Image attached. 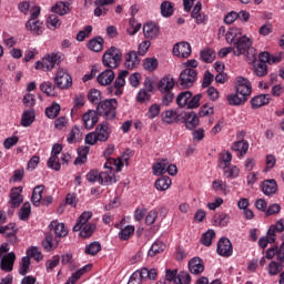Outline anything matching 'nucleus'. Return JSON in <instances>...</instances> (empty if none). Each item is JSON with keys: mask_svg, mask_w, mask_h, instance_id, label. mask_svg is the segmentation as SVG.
<instances>
[{"mask_svg": "<svg viewBox=\"0 0 284 284\" xmlns=\"http://www.w3.org/2000/svg\"><path fill=\"white\" fill-rule=\"evenodd\" d=\"M116 108H119L116 99H106L98 103L95 111L99 116H104L106 121H112V119H116Z\"/></svg>", "mask_w": 284, "mask_h": 284, "instance_id": "f257e3e1", "label": "nucleus"}, {"mask_svg": "<svg viewBox=\"0 0 284 284\" xmlns=\"http://www.w3.org/2000/svg\"><path fill=\"white\" fill-rule=\"evenodd\" d=\"M121 59H123V53L121 52V49L116 47H111L104 52L102 57V63L104 68L115 70V68H119V65H121Z\"/></svg>", "mask_w": 284, "mask_h": 284, "instance_id": "f03ea898", "label": "nucleus"}, {"mask_svg": "<svg viewBox=\"0 0 284 284\" xmlns=\"http://www.w3.org/2000/svg\"><path fill=\"white\" fill-rule=\"evenodd\" d=\"M199 79V72L195 69L186 68L179 77L178 83L181 88L189 89L194 85V82Z\"/></svg>", "mask_w": 284, "mask_h": 284, "instance_id": "7ed1b4c3", "label": "nucleus"}, {"mask_svg": "<svg viewBox=\"0 0 284 284\" xmlns=\"http://www.w3.org/2000/svg\"><path fill=\"white\" fill-rule=\"evenodd\" d=\"M61 63V57L57 53H51L43 58L42 61L36 62V70H43V72H50L54 70L57 65Z\"/></svg>", "mask_w": 284, "mask_h": 284, "instance_id": "20e7f679", "label": "nucleus"}, {"mask_svg": "<svg viewBox=\"0 0 284 284\" xmlns=\"http://www.w3.org/2000/svg\"><path fill=\"white\" fill-rule=\"evenodd\" d=\"M153 173L156 176H161L165 173L170 174V176H176V174L179 173V169L176 168V165L170 164V161H168V159H163L153 165Z\"/></svg>", "mask_w": 284, "mask_h": 284, "instance_id": "39448f33", "label": "nucleus"}, {"mask_svg": "<svg viewBox=\"0 0 284 284\" xmlns=\"http://www.w3.org/2000/svg\"><path fill=\"white\" fill-rule=\"evenodd\" d=\"M130 75L128 70H122L119 72L113 87L108 88L109 94H114V97H121L123 94V88H125V78Z\"/></svg>", "mask_w": 284, "mask_h": 284, "instance_id": "423d86ee", "label": "nucleus"}, {"mask_svg": "<svg viewBox=\"0 0 284 284\" xmlns=\"http://www.w3.org/2000/svg\"><path fill=\"white\" fill-rule=\"evenodd\" d=\"M53 81L59 90H70L72 88V75L63 69L57 71Z\"/></svg>", "mask_w": 284, "mask_h": 284, "instance_id": "0eeeda50", "label": "nucleus"}, {"mask_svg": "<svg viewBox=\"0 0 284 284\" xmlns=\"http://www.w3.org/2000/svg\"><path fill=\"white\" fill-rule=\"evenodd\" d=\"M235 92L246 100L250 99V94H252V82L246 78L237 77L235 79Z\"/></svg>", "mask_w": 284, "mask_h": 284, "instance_id": "6e6552de", "label": "nucleus"}, {"mask_svg": "<svg viewBox=\"0 0 284 284\" xmlns=\"http://www.w3.org/2000/svg\"><path fill=\"white\" fill-rule=\"evenodd\" d=\"M234 57H241V54H245L247 50L252 48V39L247 38V36L239 37L234 42Z\"/></svg>", "mask_w": 284, "mask_h": 284, "instance_id": "1a4fd4ad", "label": "nucleus"}, {"mask_svg": "<svg viewBox=\"0 0 284 284\" xmlns=\"http://www.w3.org/2000/svg\"><path fill=\"white\" fill-rule=\"evenodd\" d=\"M216 252L219 256H223L224 258H230L232 256L234 248L232 246V242L227 237H221L217 242Z\"/></svg>", "mask_w": 284, "mask_h": 284, "instance_id": "9d476101", "label": "nucleus"}, {"mask_svg": "<svg viewBox=\"0 0 284 284\" xmlns=\"http://www.w3.org/2000/svg\"><path fill=\"white\" fill-rule=\"evenodd\" d=\"M17 232H19V229H17V224L10 223L6 226H0V234H3L6 239H8L9 243L11 245H14L17 243Z\"/></svg>", "mask_w": 284, "mask_h": 284, "instance_id": "9b49d317", "label": "nucleus"}, {"mask_svg": "<svg viewBox=\"0 0 284 284\" xmlns=\"http://www.w3.org/2000/svg\"><path fill=\"white\" fill-rule=\"evenodd\" d=\"M94 133L100 143H105V141L110 139V134H112V130H110V124L104 121L98 124Z\"/></svg>", "mask_w": 284, "mask_h": 284, "instance_id": "f8f14e48", "label": "nucleus"}, {"mask_svg": "<svg viewBox=\"0 0 284 284\" xmlns=\"http://www.w3.org/2000/svg\"><path fill=\"white\" fill-rule=\"evenodd\" d=\"M173 54L180 59H187L192 54V45L187 42H179L173 47Z\"/></svg>", "mask_w": 284, "mask_h": 284, "instance_id": "ddd939ff", "label": "nucleus"}, {"mask_svg": "<svg viewBox=\"0 0 284 284\" xmlns=\"http://www.w3.org/2000/svg\"><path fill=\"white\" fill-rule=\"evenodd\" d=\"M82 123L85 130H92L99 123V113L94 110H89L82 115Z\"/></svg>", "mask_w": 284, "mask_h": 284, "instance_id": "4468645a", "label": "nucleus"}, {"mask_svg": "<svg viewBox=\"0 0 284 284\" xmlns=\"http://www.w3.org/2000/svg\"><path fill=\"white\" fill-rule=\"evenodd\" d=\"M17 261V255L14 252L8 253L0 261V268L2 272H12L14 270V262Z\"/></svg>", "mask_w": 284, "mask_h": 284, "instance_id": "2eb2a0df", "label": "nucleus"}, {"mask_svg": "<svg viewBox=\"0 0 284 284\" xmlns=\"http://www.w3.org/2000/svg\"><path fill=\"white\" fill-rule=\"evenodd\" d=\"M49 230H50V232H54V235L58 239H65V236H68V229H65V224L60 223L57 220H53L49 224Z\"/></svg>", "mask_w": 284, "mask_h": 284, "instance_id": "dca6fc26", "label": "nucleus"}, {"mask_svg": "<svg viewBox=\"0 0 284 284\" xmlns=\"http://www.w3.org/2000/svg\"><path fill=\"white\" fill-rule=\"evenodd\" d=\"M59 237L54 236L52 233H45L42 247H44L47 252H52L59 247Z\"/></svg>", "mask_w": 284, "mask_h": 284, "instance_id": "f3484780", "label": "nucleus"}, {"mask_svg": "<svg viewBox=\"0 0 284 284\" xmlns=\"http://www.w3.org/2000/svg\"><path fill=\"white\" fill-rule=\"evenodd\" d=\"M261 190L265 196H272L273 194H276L278 191V184L276 183V180H264L261 185Z\"/></svg>", "mask_w": 284, "mask_h": 284, "instance_id": "a211bd4d", "label": "nucleus"}, {"mask_svg": "<svg viewBox=\"0 0 284 284\" xmlns=\"http://www.w3.org/2000/svg\"><path fill=\"white\" fill-rule=\"evenodd\" d=\"M160 28L155 22H146L143 26V34L145 39H156L159 37Z\"/></svg>", "mask_w": 284, "mask_h": 284, "instance_id": "6ab92c4d", "label": "nucleus"}, {"mask_svg": "<svg viewBox=\"0 0 284 284\" xmlns=\"http://www.w3.org/2000/svg\"><path fill=\"white\" fill-rule=\"evenodd\" d=\"M174 78L165 75L159 81L158 90L159 92H172V90H174Z\"/></svg>", "mask_w": 284, "mask_h": 284, "instance_id": "aec40b11", "label": "nucleus"}, {"mask_svg": "<svg viewBox=\"0 0 284 284\" xmlns=\"http://www.w3.org/2000/svg\"><path fill=\"white\" fill-rule=\"evenodd\" d=\"M115 77L116 75L112 69H106L98 75L97 81L100 85H110Z\"/></svg>", "mask_w": 284, "mask_h": 284, "instance_id": "412c9836", "label": "nucleus"}, {"mask_svg": "<svg viewBox=\"0 0 284 284\" xmlns=\"http://www.w3.org/2000/svg\"><path fill=\"white\" fill-rule=\"evenodd\" d=\"M189 270L191 274H203V272H205V265L203 264V260H201L200 257H193L189 262Z\"/></svg>", "mask_w": 284, "mask_h": 284, "instance_id": "4be33fe9", "label": "nucleus"}, {"mask_svg": "<svg viewBox=\"0 0 284 284\" xmlns=\"http://www.w3.org/2000/svg\"><path fill=\"white\" fill-rule=\"evenodd\" d=\"M139 63H141V59H139V53H136V51L126 53L124 65L128 70H134Z\"/></svg>", "mask_w": 284, "mask_h": 284, "instance_id": "5701e85b", "label": "nucleus"}, {"mask_svg": "<svg viewBox=\"0 0 284 284\" xmlns=\"http://www.w3.org/2000/svg\"><path fill=\"white\" fill-rule=\"evenodd\" d=\"M114 183H116V176L112 169L100 172V185H112Z\"/></svg>", "mask_w": 284, "mask_h": 284, "instance_id": "b1692460", "label": "nucleus"}, {"mask_svg": "<svg viewBox=\"0 0 284 284\" xmlns=\"http://www.w3.org/2000/svg\"><path fill=\"white\" fill-rule=\"evenodd\" d=\"M27 30L33 34L40 36L43 34V22L34 19H29L26 23Z\"/></svg>", "mask_w": 284, "mask_h": 284, "instance_id": "393cba45", "label": "nucleus"}, {"mask_svg": "<svg viewBox=\"0 0 284 284\" xmlns=\"http://www.w3.org/2000/svg\"><path fill=\"white\" fill-rule=\"evenodd\" d=\"M270 94H260L255 95L251 100V105L253 110H258V108H263V105H268L270 104Z\"/></svg>", "mask_w": 284, "mask_h": 284, "instance_id": "a878e982", "label": "nucleus"}, {"mask_svg": "<svg viewBox=\"0 0 284 284\" xmlns=\"http://www.w3.org/2000/svg\"><path fill=\"white\" fill-rule=\"evenodd\" d=\"M92 219V211H84L77 221V224L73 226V232H81L84 225H88V221Z\"/></svg>", "mask_w": 284, "mask_h": 284, "instance_id": "bb28decb", "label": "nucleus"}, {"mask_svg": "<svg viewBox=\"0 0 284 284\" xmlns=\"http://www.w3.org/2000/svg\"><path fill=\"white\" fill-rule=\"evenodd\" d=\"M21 192H23V187L21 186L14 187L11 190L9 203H11L12 207H19V205L23 203V197L21 196Z\"/></svg>", "mask_w": 284, "mask_h": 284, "instance_id": "cd10ccee", "label": "nucleus"}, {"mask_svg": "<svg viewBox=\"0 0 284 284\" xmlns=\"http://www.w3.org/2000/svg\"><path fill=\"white\" fill-rule=\"evenodd\" d=\"M233 152H237L240 156H244L247 154V150H250V142L246 140H237L232 144Z\"/></svg>", "mask_w": 284, "mask_h": 284, "instance_id": "c85d7f7f", "label": "nucleus"}, {"mask_svg": "<svg viewBox=\"0 0 284 284\" xmlns=\"http://www.w3.org/2000/svg\"><path fill=\"white\" fill-rule=\"evenodd\" d=\"M43 190L45 186L43 184L37 185L32 191L31 201L36 207L41 205V201L43 200Z\"/></svg>", "mask_w": 284, "mask_h": 284, "instance_id": "c756f323", "label": "nucleus"}, {"mask_svg": "<svg viewBox=\"0 0 284 284\" xmlns=\"http://www.w3.org/2000/svg\"><path fill=\"white\" fill-rule=\"evenodd\" d=\"M199 126V115L196 112L192 111L189 113H185V128L187 130H194Z\"/></svg>", "mask_w": 284, "mask_h": 284, "instance_id": "7c9ffc66", "label": "nucleus"}, {"mask_svg": "<svg viewBox=\"0 0 284 284\" xmlns=\"http://www.w3.org/2000/svg\"><path fill=\"white\" fill-rule=\"evenodd\" d=\"M226 101L229 105L237 106L243 105V103H245L247 100L243 95H241V93L235 91V93L226 95Z\"/></svg>", "mask_w": 284, "mask_h": 284, "instance_id": "2f4dec72", "label": "nucleus"}, {"mask_svg": "<svg viewBox=\"0 0 284 284\" xmlns=\"http://www.w3.org/2000/svg\"><path fill=\"white\" fill-rule=\"evenodd\" d=\"M34 119H36L34 110L32 109L26 110L22 113L21 125L23 128H30V125L34 123Z\"/></svg>", "mask_w": 284, "mask_h": 284, "instance_id": "473e14b6", "label": "nucleus"}, {"mask_svg": "<svg viewBox=\"0 0 284 284\" xmlns=\"http://www.w3.org/2000/svg\"><path fill=\"white\" fill-rule=\"evenodd\" d=\"M90 154V146H80L78 149V158L74 160V165H83L88 161Z\"/></svg>", "mask_w": 284, "mask_h": 284, "instance_id": "72a5a7b5", "label": "nucleus"}, {"mask_svg": "<svg viewBox=\"0 0 284 284\" xmlns=\"http://www.w3.org/2000/svg\"><path fill=\"white\" fill-rule=\"evenodd\" d=\"M40 90H41V92L47 94V97H57V91H55L57 90V84L54 85L50 81L42 82L40 84Z\"/></svg>", "mask_w": 284, "mask_h": 284, "instance_id": "f704fd0d", "label": "nucleus"}, {"mask_svg": "<svg viewBox=\"0 0 284 284\" xmlns=\"http://www.w3.org/2000/svg\"><path fill=\"white\" fill-rule=\"evenodd\" d=\"M239 34H243V29L231 28L225 34L226 43H233L234 45V43H236V39H239Z\"/></svg>", "mask_w": 284, "mask_h": 284, "instance_id": "c9c22d12", "label": "nucleus"}, {"mask_svg": "<svg viewBox=\"0 0 284 284\" xmlns=\"http://www.w3.org/2000/svg\"><path fill=\"white\" fill-rule=\"evenodd\" d=\"M51 12L60 14V17H64V14L70 12V7L65 2L59 1L51 8Z\"/></svg>", "mask_w": 284, "mask_h": 284, "instance_id": "e433bc0d", "label": "nucleus"}, {"mask_svg": "<svg viewBox=\"0 0 284 284\" xmlns=\"http://www.w3.org/2000/svg\"><path fill=\"white\" fill-rule=\"evenodd\" d=\"M219 161L221 170H227L232 163V153L230 151L222 152Z\"/></svg>", "mask_w": 284, "mask_h": 284, "instance_id": "4c0bfd02", "label": "nucleus"}, {"mask_svg": "<svg viewBox=\"0 0 284 284\" xmlns=\"http://www.w3.org/2000/svg\"><path fill=\"white\" fill-rule=\"evenodd\" d=\"M103 38L95 37L89 41L88 48L89 50H92V52H101V50H103Z\"/></svg>", "mask_w": 284, "mask_h": 284, "instance_id": "58836bf2", "label": "nucleus"}, {"mask_svg": "<svg viewBox=\"0 0 284 284\" xmlns=\"http://www.w3.org/2000/svg\"><path fill=\"white\" fill-rule=\"evenodd\" d=\"M161 14L165 19H169V17H172L174 14V4L170 1H163L160 7Z\"/></svg>", "mask_w": 284, "mask_h": 284, "instance_id": "ea45409f", "label": "nucleus"}, {"mask_svg": "<svg viewBox=\"0 0 284 284\" xmlns=\"http://www.w3.org/2000/svg\"><path fill=\"white\" fill-rule=\"evenodd\" d=\"M30 214H32V206L30 205V202H24L18 213L20 221H28Z\"/></svg>", "mask_w": 284, "mask_h": 284, "instance_id": "a19ab883", "label": "nucleus"}, {"mask_svg": "<svg viewBox=\"0 0 284 284\" xmlns=\"http://www.w3.org/2000/svg\"><path fill=\"white\" fill-rule=\"evenodd\" d=\"M165 250V244H163V242L161 241H155L151 248L149 250L148 252V255L151 257V258H154V256H156L158 254H161L162 252H164Z\"/></svg>", "mask_w": 284, "mask_h": 284, "instance_id": "79ce46f5", "label": "nucleus"}, {"mask_svg": "<svg viewBox=\"0 0 284 284\" xmlns=\"http://www.w3.org/2000/svg\"><path fill=\"white\" fill-rule=\"evenodd\" d=\"M190 99H192V93L190 91H182L176 98V104L179 105V108H185V105L187 108Z\"/></svg>", "mask_w": 284, "mask_h": 284, "instance_id": "37998d69", "label": "nucleus"}, {"mask_svg": "<svg viewBox=\"0 0 284 284\" xmlns=\"http://www.w3.org/2000/svg\"><path fill=\"white\" fill-rule=\"evenodd\" d=\"M172 185V180L168 176H162L155 181V189L160 192H165Z\"/></svg>", "mask_w": 284, "mask_h": 284, "instance_id": "c03bdc74", "label": "nucleus"}, {"mask_svg": "<svg viewBox=\"0 0 284 284\" xmlns=\"http://www.w3.org/2000/svg\"><path fill=\"white\" fill-rule=\"evenodd\" d=\"M132 156V151H130L129 149L122 154L121 158H119L118 160H112L115 168H116V172H121V169L123 168V161L128 164V162L130 161V158Z\"/></svg>", "mask_w": 284, "mask_h": 284, "instance_id": "a18cd8bd", "label": "nucleus"}, {"mask_svg": "<svg viewBox=\"0 0 284 284\" xmlns=\"http://www.w3.org/2000/svg\"><path fill=\"white\" fill-rule=\"evenodd\" d=\"M200 59L204 63H212L216 59V53L213 49H204L200 52Z\"/></svg>", "mask_w": 284, "mask_h": 284, "instance_id": "49530a36", "label": "nucleus"}, {"mask_svg": "<svg viewBox=\"0 0 284 284\" xmlns=\"http://www.w3.org/2000/svg\"><path fill=\"white\" fill-rule=\"evenodd\" d=\"M95 231H97V224L88 223L87 225L82 226L79 235L82 239H90V236H92V234H94Z\"/></svg>", "mask_w": 284, "mask_h": 284, "instance_id": "de8ad7c7", "label": "nucleus"}, {"mask_svg": "<svg viewBox=\"0 0 284 284\" xmlns=\"http://www.w3.org/2000/svg\"><path fill=\"white\" fill-rule=\"evenodd\" d=\"M92 270V264H87L82 266L80 270L75 271L70 277L71 283H77L79 278L83 276V274H88Z\"/></svg>", "mask_w": 284, "mask_h": 284, "instance_id": "09e8293b", "label": "nucleus"}, {"mask_svg": "<svg viewBox=\"0 0 284 284\" xmlns=\"http://www.w3.org/2000/svg\"><path fill=\"white\" fill-rule=\"evenodd\" d=\"M61 112V105L53 102L49 108L45 109V115L48 119H57L58 114Z\"/></svg>", "mask_w": 284, "mask_h": 284, "instance_id": "8fccbe9b", "label": "nucleus"}, {"mask_svg": "<svg viewBox=\"0 0 284 284\" xmlns=\"http://www.w3.org/2000/svg\"><path fill=\"white\" fill-rule=\"evenodd\" d=\"M26 254H27V257L34 258L37 263H39V261H43V254L41 253V251H39V247L37 246L29 247Z\"/></svg>", "mask_w": 284, "mask_h": 284, "instance_id": "3c124183", "label": "nucleus"}, {"mask_svg": "<svg viewBox=\"0 0 284 284\" xmlns=\"http://www.w3.org/2000/svg\"><path fill=\"white\" fill-rule=\"evenodd\" d=\"M47 28L49 30H58V28H61V20L59 19L58 14H50L47 20Z\"/></svg>", "mask_w": 284, "mask_h": 284, "instance_id": "603ef678", "label": "nucleus"}, {"mask_svg": "<svg viewBox=\"0 0 284 284\" xmlns=\"http://www.w3.org/2000/svg\"><path fill=\"white\" fill-rule=\"evenodd\" d=\"M134 235V226L128 225L119 232L120 241H130V237Z\"/></svg>", "mask_w": 284, "mask_h": 284, "instance_id": "864d4df0", "label": "nucleus"}, {"mask_svg": "<svg viewBox=\"0 0 284 284\" xmlns=\"http://www.w3.org/2000/svg\"><path fill=\"white\" fill-rule=\"evenodd\" d=\"M143 68L148 72H154L159 68V60L156 58H146L144 59Z\"/></svg>", "mask_w": 284, "mask_h": 284, "instance_id": "5fc2aeb1", "label": "nucleus"}, {"mask_svg": "<svg viewBox=\"0 0 284 284\" xmlns=\"http://www.w3.org/2000/svg\"><path fill=\"white\" fill-rule=\"evenodd\" d=\"M101 252V243L99 242H92L89 245L85 246L84 254H88L89 256H97Z\"/></svg>", "mask_w": 284, "mask_h": 284, "instance_id": "6e6d98bb", "label": "nucleus"}, {"mask_svg": "<svg viewBox=\"0 0 284 284\" xmlns=\"http://www.w3.org/2000/svg\"><path fill=\"white\" fill-rule=\"evenodd\" d=\"M283 263L284 262H275V261H272L270 264H268V274L270 276H276V274H281V272H283Z\"/></svg>", "mask_w": 284, "mask_h": 284, "instance_id": "4d7b16f0", "label": "nucleus"}, {"mask_svg": "<svg viewBox=\"0 0 284 284\" xmlns=\"http://www.w3.org/2000/svg\"><path fill=\"white\" fill-rule=\"evenodd\" d=\"M215 236H216V232H214V230H209L207 232L203 233L201 239L202 245H205V247H210Z\"/></svg>", "mask_w": 284, "mask_h": 284, "instance_id": "13d9d810", "label": "nucleus"}, {"mask_svg": "<svg viewBox=\"0 0 284 284\" xmlns=\"http://www.w3.org/2000/svg\"><path fill=\"white\" fill-rule=\"evenodd\" d=\"M161 119H162L163 123L171 125V123H174V119H176V111L166 110L161 113Z\"/></svg>", "mask_w": 284, "mask_h": 284, "instance_id": "bf43d9fd", "label": "nucleus"}, {"mask_svg": "<svg viewBox=\"0 0 284 284\" xmlns=\"http://www.w3.org/2000/svg\"><path fill=\"white\" fill-rule=\"evenodd\" d=\"M214 223L220 225V227H225L227 226V223H230V216L227 213H216L214 215Z\"/></svg>", "mask_w": 284, "mask_h": 284, "instance_id": "052dcab7", "label": "nucleus"}, {"mask_svg": "<svg viewBox=\"0 0 284 284\" xmlns=\"http://www.w3.org/2000/svg\"><path fill=\"white\" fill-rule=\"evenodd\" d=\"M81 136V130L79 129V126H73L69 133V135L67 136V142L72 144V143H77V141H79Z\"/></svg>", "mask_w": 284, "mask_h": 284, "instance_id": "680f3d73", "label": "nucleus"}, {"mask_svg": "<svg viewBox=\"0 0 284 284\" xmlns=\"http://www.w3.org/2000/svg\"><path fill=\"white\" fill-rule=\"evenodd\" d=\"M85 105V97L79 94L74 98V106L71 109V114H77L81 108Z\"/></svg>", "mask_w": 284, "mask_h": 284, "instance_id": "e2e57ef3", "label": "nucleus"}, {"mask_svg": "<svg viewBox=\"0 0 284 284\" xmlns=\"http://www.w3.org/2000/svg\"><path fill=\"white\" fill-rule=\"evenodd\" d=\"M59 263H61V256L53 255L51 260L45 262L47 272H52L54 267H58Z\"/></svg>", "mask_w": 284, "mask_h": 284, "instance_id": "0e129e2a", "label": "nucleus"}, {"mask_svg": "<svg viewBox=\"0 0 284 284\" xmlns=\"http://www.w3.org/2000/svg\"><path fill=\"white\" fill-rule=\"evenodd\" d=\"M192 283V276L189 275L187 272L182 271L178 274L175 278V284H190Z\"/></svg>", "mask_w": 284, "mask_h": 284, "instance_id": "69168bd1", "label": "nucleus"}, {"mask_svg": "<svg viewBox=\"0 0 284 284\" xmlns=\"http://www.w3.org/2000/svg\"><path fill=\"white\" fill-rule=\"evenodd\" d=\"M254 74H256V77H265L267 75V64L257 62L254 65Z\"/></svg>", "mask_w": 284, "mask_h": 284, "instance_id": "338daca9", "label": "nucleus"}, {"mask_svg": "<svg viewBox=\"0 0 284 284\" xmlns=\"http://www.w3.org/2000/svg\"><path fill=\"white\" fill-rule=\"evenodd\" d=\"M88 100L90 103H99L101 101V91L97 89H91L88 93Z\"/></svg>", "mask_w": 284, "mask_h": 284, "instance_id": "774afa93", "label": "nucleus"}]
</instances>
